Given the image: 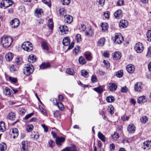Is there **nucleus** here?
<instances>
[{"label":"nucleus","mask_w":151,"mask_h":151,"mask_svg":"<svg viewBox=\"0 0 151 151\" xmlns=\"http://www.w3.org/2000/svg\"><path fill=\"white\" fill-rule=\"evenodd\" d=\"M13 40L10 36H4L1 38V43L4 47L7 48L10 46Z\"/></svg>","instance_id":"nucleus-1"},{"label":"nucleus","mask_w":151,"mask_h":151,"mask_svg":"<svg viewBox=\"0 0 151 151\" xmlns=\"http://www.w3.org/2000/svg\"><path fill=\"white\" fill-rule=\"evenodd\" d=\"M24 73L27 76H29L32 74L33 72L34 68L31 64L25 65L23 68Z\"/></svg>","instance_id":"nucleus-2"},{"label":"nucleus","mask_w":151,"mask_h":151,"mask_svg":"<svg viewBox=\"0 0 151 151\" xmlns=\"http://www.w3.org/2000/svg\"><path fill=\"white\" fill-rule=\"evenodd\" d=\"M22 47L24 50L28 52H29L33 49L32 45L29 41L23 42L22 44Z\"/></svg>","instance_id":"nucleus-3"},{"label":"nucleus","mask_w":151,"mask_h":151,"mask_svg":"<svg viewBox=\"0 0 151 151\" xmlns=\"http://www.w3.org/2000/svg\"><path fill=\"white\" fill-rule=\"evenodd\" d=\"M70 39L68 37H65L63 40V44L64 46H68L67 49L68 50H70L72 49L74 46V42H72L71 44L70 45Z\"/></svg>","instance_id":"nucleus-4"},{"label":"nucleus","mask_w":151,"mask_h":151,"mask_svg":"<svg viewBox=\"0 0 151 151\" xmlns=\"http://www.w3.org/2000/svg\"><path fill=\"white\" fill-rule=\"evenodd\" d=\"M124 41L123 37L120 33H116L114 37V43L120 44Z\"/></svg>","instance_id":"nucleus-5"},{"label":"nucleus","mask_w":151,"mask_h":151,"mask_svg":"<svg viewBox=\"0 0 151 151\" xmlns=\"http://www.w3.org/2000/svg\"><path fill=\"white\" fill-rule=\"evenodd\" d=\"M13 3L12 0H3L1 3V7L5 9L11 6Z\"/></svg>","instance_id":"nucleus-6"},{"label":"nucleus","mask_w":151,"mask_h":151,"mask_svg":"<svg viewBox=\"0 0 151 151\" xmlns=\"http://www.w3.org/2000/svg\"><path fill=\"white\" fill-rule=\"evenodd\" d=\"M134 49L137 53H141L144 50V46L142 43L138 42L135 45Z\"/></svg>","instance_id":"nucleus-7"},{"label":"nucleus","mask_w":151,"mask_h":151,"mask_svg":"<svg viewBox=\"0 0 151 151\" xmlns=\"http://www.w3.org/2000/svg\"><path fill=\"white\" fill-rule=\"evenodd\" d=\"M65 140V139L63 137H57L55 140L57 145L58 147L61 146L63 144Z\"/></svg>","instance_id":"nucleus-8"},{"label":"nucleus","mask_w":151,"mask_h":151,"mask_svg":"<svg viewBox=\"0 0 151 151\" xmlns=\"http://www.w3.org/2000/svg\"><path fill=\"white\" fill-rule=\"evenodd\" d=\"M143 88V85L141 82H137L134 86V90L135 92H139L141 91Z\"/></svg>","instance_id":"nucleus-9"},{"label":"nucleus","mask_w":151,"mask_h":151,"mask_svg":"<svg viewBox=\"0 0 151 151\" xmlns=\"http://www.w3.org/2000/svg\"><path fill=\"white\" fill-rule=\"evenodd\" d=\"M10 24L12 27L15 28L18 27L19 24V22L18 19L14 18L11 21Z\"/></svg>","instance_id":"nucleus-10"},{"label":"nucleus","mask_w":151,"mask_h":151,"mask_svg":"<svg viewBox=\"0 0 151 151\" xmlns=\"http://www.w3.org/2000/svg\"><path fill=\"white\" fill-rule=\"evenodd\" d=\"M142 147L143 149L147 150L151 148V141L147 140L144 142L143 143Z\"/></svg>","instance_id":"nucleus-11"},{"label":"nucleus","mask_w":151,"mask_h":151,"mask_svg":"<svg viewBox=\"0 0 151 151\" xmlns=\"http://www.w3.org/2000/svg\"><path fill=\"white\" fill-rule=\"evenodd\" d=\"M59 29L60 32L63 35L67 34L68 31V27L65 25H62L59 27Z\"/></svg>","instance_id":"nucleus-12"},{"label":"nucleus","mask_w":151,"mask_h":151,"mask_svg":"<svg viewBox=\"0 0 151 151\" xmlns=\"http://www.w3.org/2000/svg\"><path fill=\"white\" fill-rule=\"evenodd\" d=\"M147 98L145 96H142L139 97L137 99V102L138 104H142L146 102Z\"/></svg>","instance_id":"nucleus-13"},{"label":"nucleus","mask_w":151,"mask_h":151,"mask_svg":"<svg viewBox=\"0 0 151 151\" xmlns=\"http://www.w3.org/2000/svg\"><path fill=\"white\" fill-rule=\"evenodd\" d=\"M135 129L134 125L133 124H131L127 127V131L129 133L132 134L134 132Z\"/></svg>","instance_id":"nucleus-14"},{"label":"nucleus","mask_w":151,"mask_h":151,"mask_svg":"<svg viewBox=\"0 0 151 151\" xmlns=\"http://www.w3.org/2000/svg\"><path fill=\"white\" fill-rule=\"evenodd\" d=\"M28 146L27 141H23L21 143V151H27Z\"/></svg>","instance_id":"nucleus-15"},{"label":"nucleus","mask_w":151,"mask_h":151,"mask_svg":"<svg viewBox=\"0 0 151 151\" xmlns=\"http://www.w3.org/2000/svg\"><path fill=\"white\" fill-rule=\"evenodd\" d=\"M128 25V22L124 19H122L120 21L119 23V26L121 28L126 27Z\"/></svg>","instance_id":"nucleus-16"},{"label":"nucleus","mask_w":151,"mask_h":151,"mask_svg":"<svg viewBox=\"0 0 151 151\" xmlns=\"http://www.w3.org/2000/svg\"><path fill=\"white\" fill-rule=\"evenodd\" d=\"M115 17L117 18L120 19L122 17L123 14L121 10L119 9L117 10L114 14Z\"/></svg>","instance_id":"nucleus-17"},{"label":"nucleus","mask_w":151,"mask_h":151,"mask_svg":"<svg viewBox=\"0 0 151 151\" xmlns=\"http://www.w3.org/2000/svg\"><path fill=\"white\" fill-rule=\"evenodd\" d=\"M126 69L129 73H131L134 72V65L132 64H129L127 66Z\"/></svg>","instance_id":"nucleus-18"},{"label":"nucleus","mask_w":151,"mask_h":151,"mask_svg":"<svg viewBox=\"0 0 151 151\" xmlns=\"http://www.w3.org/2000/svg\"><path fill=\"white\" fill-rule=\"evenodd\" d=\"M7 118L10 120L12 121L14 120L16 118L15 113L13 112H9L7 116Z\"/></svg>","instance_id":"nucleus-19"},{"label":"nucleus","mask_w":151,"mask_h":151,"mask_svg":"<svg viewBox=\"0 0 151 151\" xmlns=\"http://www.w3.org/2000/svg\"><path fill=\"white\" fill-rule=\"evenodd\" d=\"M43 13V11L41 9H37L35 12V15L37 17H40L42 15V13Z\"/></svg>","instance_id":"nucleus-20"},{"label":"nucleus","mask_w":151,"mask_h":151,"mask_svg":"<svg viewBox=\"0 0 151 151\" xmlns=\"http://www.w3.org/2000/svg\"><path fill=\"white\" fill-rule=\"evenodd\" d=\"M65 17V18L64 21L65 23L70 24L73 21V18L71 16L68 15H66Z\"/></svg>","instance_id":"nucleus-21"},{"label":"nucleus","mask_w":151,"mask_h":151,"mask_svg":"<svg viewBox=\"0 0 151 151\" xmlns=\"http://www.w3.org/2000/svg\"><path fill=\"white\" fill-rule=\"evenodd\" d=\"M41 46L43 49L48 51L49 50V47L48 43L45 41L41 42Z\"/></svg>","instance_id":"nucleus-22"},{"label":"nucleus","mask_w":151,"mask_h":151,"mask_svg":"<svg viewBox=\"0 0 151 151\" xmlns=\"http://www.w3.org/2000/svg\"><path fill=\"white\" fill-rule=\"evenodd\" d=\"M28 60L30 63H33L36 60V57L34 55H31L29 56Z\"/></svg>","instance_id":"nucleus-23"},{"label":"nucleus","mask_w":151,"mask_h":151,"mask_svg":"<svg viewBox=\"0 0 151 151\" xmlns=\"http://www.w3.org/2000/svg\"><path fill=\"white\" fill-rule=\"evenodd\" d=\"M11 90L9 88L6 87L5 88L4 91V93L9 96H11Z\"/></svg>","instance_id":"nucleus-24"},{"label":"nucleus","mask_w":151,"mask_h":151,"mask_svg":"<svg viewBox=\"0 0 151 151\" xmlns=\"http://www.w3.org/2000/svg\"><path fill=\"white\" fill-rule=\"evenodd\" d=\"M109 89L111 91H115L117 88V86L114 83H111L109 84Z\"/></svg>","instance_id":"nucleus-25"},{"label":"nucleus","mask_w":151,"mask_h":151,"mask_svg":"<svg viewBox=\"0 0 151 151\" xmlns=\"http://www.w3.org/2000/svg\"><path fill=\"white\" fill-rule=\"evenodd\" d=\"M50 64L49 63H43L40 66V69H43L50 67Z\"/></svg>","instance_id":"nucleus-26"},{"label":"nucleus","mask_w":151,"mask_h":151,"mask_svg":"<svg viewBox=\"0 0 151 151\" xmlns=\"http://www.w3.org/2000/svg\"><path fill=\"white\" fill-rule=\"evenodd\" d=\"M6 77L7 80L10 81L12 83H15L17 81V80L16 78L13 77L9 76H7Z\"/></svg>","instance_id":"nucleus-27"},{"label":"nucleus","mask_w":151,"mask_h":151,"mask_svg":"<svg viewBox=\"0 0 151 151\" xmlns=\"http://www.w3.org/2000/svg\"><path fill=\"white\" fill-rule=\"evenodd\" d=\"M121 54L119 52H115L113 54V57L116 60H119L121 57Z\"/></svg>","instance_id":"nucleus-28"},{"label":"nucleus","mask_w":151,"mask_h":151,"mask_svg":"<svg viewBox=\"0 0 151 151\" xmlns=\"http://www.w3.org/2000/svg\"><path fill=\"white\" fill-rule=\"evenodd\" d=\"M12 132L14 134L13 136V138H15V137H17L18 135V129L17 128H13L12 130Z\"/></svg>","instance_id":"nucleus-29"},{"label":"nucleus","mask_w":151,"mask_h":151,"mask_svg":"<svg viewBox=\"0 0 151 151\" xmlns=\"http://www.w3.org/2000/svg\"><path fill=\"white\" fill-rule=\"evenodd\" d=\"M5 57L7 60L10 61L12 59L13 55L11 52H8L7 54L6 55Z\"/></svg>","instance_id":"nucleus-30"},{"label":"nucleus","mask_w":151,"mask_h":151,"mask_svg":"<svg viewBox=\"0 0 151 151\" xmlns=\"http://www.w3.org/2000/svg\"><path fill=\"white\" fill-rule=\"evenodd\" d=\"M47 26L50 29L52 30L53 29L54 25L52 19H50L48 21Z\"/></svg>","instance_id":"nucleus-31"},{"label":"nucleus","mask_w":151,"mask_h":151,"mask_svg":"<svg viewBox=\"0 0 151 151\" xmlns=\"http://www.w3.org/2000/svg\"><path fill=\"white\" fill-rule=\"evenodd\" d=\"M101 30L103 31H105L107 30L108 29V24L106 23H102L101 25Z\"/></svg>","instance_id":"nucleus-32"},{"label":"nucleus","mask_w":151,"mask_h":151,"mask_svg":"<svg viewBox=\"0 0 151 151\" xmlns=\"http://www.w3.org/2000/svg\"><path fill=\"white\" fill-rule=\"evenodd\" d=\"M6 130L5 124L3 121L0 122V131L4 132Z\"/></svg>","instance_id":"nucleus-33"},{"label":"nucleus","mask_w":151,"mask_h":151,"mask_svg":"<svg viewBox=\"0 0 151 151\" xmlns=\"http://www.w3.org/2000/svg\"><path fill=\"white\" fill-rule=\"evenodd\" d=\"M93 90L99 93H101L103 91V87L101 86H99L97 88H94Z\"/></svg>","instance_id":"nucleus-34"},{"label":"nucleus","mask_w":151,"mask_h":151,"mask_svg":"<svg viewBox=\"0 0 151 151\" xmlns=\"http://www.w3.org/2000/svg\"><path fill=\"white\" fill-rule=\"evenodd\" d=\"M98 137L103 142L105 141V137L104 136L101 132H99L98 134Z\"/></svg>","instance_id":"nucleus-35"},{"label":"nucleus","mask_w":151,"mask_h":151,"mask_svg":"<svg viewBox=\"0 0 151 151\" xmlns=\"http://www.w3.org/2000/svg\"><path fill=\"white\" fill-rule=\"evenodd\" d=\"M114 107L113 106L111 105L108 106V111L111 114H112L114 113Z\"/></svg>","instance_id":"nucleus-36"},{"label":"nucleus","mask_w":151,"mask_h":151,"mask_svg":"<svg viewBox=\"0 0 151 151\" xmlns=\"http://www.w3.org/2000/svg\"><path fill=\"white\" fill-rule=\"evenodd\" d=\"M106 101L109 103H112L114 100V97L111 96H108L106 99Z\"/></svg>","instance_id":"nucleus-37"},{"label":"nucleus","mask_w":151,"mask_h":151,"mask_svg":"<svg viewBox=\"0 0 151 151\" xmlns=\"http://www.w3.org/2000/svg\"><path fill=\"white\" fill-rule=\"evenodd\" d=\"M123 75V71L122 70H120L116 72V76L119 78H121Z\"/></svg>","instance_id":"nucleus-38"},{"label":"nucleus","mask_w":151,"mask_h":151,"mask_svg":"<svg viewBox=\"0 0 151 151\" xmlns=\"http://www.w3.org/2000/svg\"><path fill=\"white\" fill-rule=\"evenodd\" d=\"M105 39L102 38L99 40L98 41V45L100 46H103L105 43Z\"/></svg>","instance_id":"nucleus-39"},{"label":"nucleus","mask_w":151,"mask_h":151,"mask_svg":"<svg viewBox=\"0 0 151 151\" xmlns=\"http://www.w3.org/2000/svg\"><path fill=\"white\" fill-rule=\"evenodd\" d=\"M6 148V145L5 143L2 142L0 144V151H4Z\"/></svg>","instance_id":"nucleus-40"},{"label":"nucleus","mask_w":151,"mask_h":151,"mask_svg":"<svg viewBox=\"0 0 151 151\" xmlns=\"http://www.w3.org/2000/svg\"><path fill=\"white\" fill-rule=\"evenodd\" d=\"M81 75L84 77L88 78L89 76L88 73L86 70H83L81 71Z\"/></svg>","instance_id":"nucleus-41"},{"label":"nucleus","mask_w":151,"mask_h":151,"mask_svg":"<svg viewBox=\"0 0 151 151\" xmlns=\"http://www.w3.org/2000/svg\"><path fill=\"white\" fill-rule=\"evenodd\" d=\"M66 72L68 74L71 75H73L75 73L74 70L72 69H67L66 70Z\"/></svg>","instance_id":"nucleus-42"},{"label":"nucleus","mask_w":151,"mask_h":151,"mask_svg":"<svg viewBox=\"0 0 151 151\" xmlns=\"http://www.w3.org/2000/svg\"><path fill=\"white\" fill-rule=\"evenodd\" d=\"M84 55L85 56L86 58L88 60H90L91 59V53L89 52H86L84 53Z\"/></svg>","instance_id":"nucleus-43"},{"label":"nucleus","mask_w":151,"mask_h":151,"mask_svg":"<svg viewBox=\"0 0 151 151\" xmlns=\"http://www.w3.org/2000/svg\"><path fill=\"white\" fill-rule=\"evenodd\" d=\"M78 61L79 63L83 65L86 63V61L85 59L82 56L79 58Z\"/></svg>","instance_id":"nucleus-44"},{"label":"nucleus","mask_w":151,"mask_h":151,"mask_svg":"<svg viewBox=\"0 0 151 151\" xmlns=\"http://www.w3.org/2000/svg\"><path fill=\"white\" fill-rule=\"evenodd\" d=\"M80 50V47L79 46H76L73 50V52L75 55H77Z\"/></svg>","instance_id":"nucleus-45"},{"label":"nucleus","mask_w":151,"mask_h":151,"mask_svg":"<svg viewBox=\"0 0 151 151\" xmlns=\"http://www.w3.org/2000/svg\"><path fill=\"white\" fill-rule=\"evenodd\" d=\"M60 14L61 16H64L65 17L66 15V12L65 10L62 9L60 10Z\"/></svg>","instance_id":"nucleus-46"},{"label":"nucleus","mask_w":151,"mask_h":151,"mask_svg":"<svg viewBox=\"0 0 151 151\" xmlns=\"http://www.w3.org/2000/svg\"><path fill=\"white\" fill-rule=\"evenodd\" d=\"M140 119L141 122L144 124H145L146 122L148 120L147 117L146 116L142 117Z\"/></svg>","instance_id":"nucleus-47"},{"label":"nucleus","mask_w":151,"mask_h":151,"mask_svg":"<svg viewBox=\"0 0 151 151\" xmlns=\"http://www.w3.org/2000/svg\"><path fill=\"white\" fill-rule=\"evenodd\" d=\"M146 35L148 41L151 42V30H148Z\"/></svg>","instance_id":"nucleus-48"},{"label":"nucleus","mask_w":151,"mask_h":151,"mask_svg":"<svg viewBox=\"0 0 151 151\" xmlns=\"http://www.w3.org/2000/svg\"><path fill=\"white\" fill-rule=\"evenodd\" d=\"M33 127V125L31 124L28 125L27 127V130L28 132H31L32 131Z\"/></svg>","instance_id":"nucleus-49"},{"label":"nucleus","mask_w":151,"mask_h":151,"mask_svg":"<svg viewBox=\"0 0 151 151\" xmlns=\"http://www.w3.org/2000/svg\"><path fill=\"white\" fill-rule=\"evenodd\" d=\"M10 71L12 72H15L17 70V68L14 65H12L9 67Z\"/></svg>","instance_id":"nucleus-50"},{"label":"nucleus","mask_w":151,"mask_h":151,"mask_svg":"<svg viewBox=\"0 0 151 151\" xmlns=\"http://www.w3.org/2000/svg\"><path fill=\"white\" fill-rule=\"evenodd\" d=\"M62 151H78L75 149V147H73L70 148H66L63 150Z\"/></svg>","instance_id":"nucleus-51"},{"label":"nucleus","mask_w":151,"mask_h":151,"mask_svg":"<svg viewBox=\"0 0 151 151\" xmlns=\"http://www.w3.org/2000/svg\"><path fill=\"white\" fill-rule=\"evenodd\" d=\"M103 63H104V66L106 68H108L110 67V63L108 61L104 60Z\"/></svg>","instance_id":"nucleus-52"},{"label":"nucleus","mask_w":151,"mask_h":151,"mask_svg":"<svg viewBox=\"0 0 151 151\" xmlns=\"http://www.w3.org/2000/svg\"><path fill=\"white\" fill-rule=\"evenodd\" d=\"M49 146L51 147H53L55 145V143L53 141L52 139L50 140L48 142Z\"/></svg>","instance_id":"nucleus-53"},{"label":"nucleus","mask_w":151,"mask_h":151,"mask_svg":"<svg viewBox=\"0 0 151 151\" xmlns=\"http://www.w3.org/2000/svg\"><path fill=\"white\" fill-rule=\"evenodd\" d=\"M91 81L92 83H94L97 81V78L95 75H93L92 76Z\"/></svg>","instance_id":"nucleus-54"},{"label":"nucleus","mask_w":151,"mask_h":151,"mask_svg":"<svg viewBox=\"0 0 151 151\" xmlns=\"http://www.w3.org/2000/svg\"><path fill=\"white\" fill-rule=\"evenodd\" d=\"M42 2L48 6H51L50 0H42Z\"/></svg>","instance_id":"nucleus-55"},{"label":"nucleus","mask_w":151,"mask_h":151,"mask_svg":"<svg viewBox=\"0 0 151 151\" xmlns=\"http://www.w3.org/2000/svg\"><path fill=\"white\" fill-rule=\"evenodd\" d=\"M75 39L77 42L81 41V35L79 34H77L76 36Z\"/></svg>","instance_id":"nucleus-56"},{"label":"nucleus","mask_w":151,"mask_h":151,"mask_svg":"<svg viewBox=\"0 0 151 151\" xmlns=\"http://www.w3.org/2000/svg\"><path fill=\"white\" fill-rule=\"evenodd\" d=\"M57 106L61 110L63 111L64 110V106L61 103H58Z\"/></svg>","instance_id":"nucleus-57"},{"label":"nucleus","mask_w":151,"mask_h":151,"mask_svg":"<svg viewBox=\"0 0 151 151\" xmlns=\"http://www.w3.org/2000/svg\"><path fill=\"white\" fill-rule=\"evenodd\" d=\"M63 4L64 5H68L70 2V0H62Z\"/></svg>","instance_id":"nucleus-58"},{"label":"nucleus","mask_w":151,"mask_h":151,"mask_svg":"<svg viewBox=\"0 0 151 151\" xmlns=\"http://www.w3.org/2000/svg\"><path fill=\"white\" fill-rule=\"evenodd\" d=\"M50 100L52 102L54 105L57 106L58 103L56 99H52Z\"/></svg>","instance_id":"nucleus-59"},{"label":"nucleus","mask_w":151,"mask_h":151,"mask_svg":"<svg viewBox=\"0 0 151 151\" xmlns=\"http://www.w3.org/2000/svg\"><path fill=\"white\" fill-rule=\"evenodd\" d=\"M15 63L17 65H19L22 63V61L19 59L16 58L15 60Z\"/></svg>","instance_id":"nucleus-60"},{"label":"nucleus","mask_w":151,"mask_h":151,"mask_svg":"<svg viewBox=\"0 0 151 151\" xmlns=\"http://www.w3.org/2000/svg\"><path fill=\"white\" fill-rule=\"evenodd\" d=\"M124 0H119L117 2V4L119 6L122 5L124 4Z\"/></svg>","instance_id":"nucleus-61"},{"label":"nucleus","mask_w":151,"mask_h":151,"mask_svg":"<svg viewBox=\"0 0 151 151\" xmlns=\"http://www.w3.org/2000/svg\"><path fill=\"white\" fill-rule=\"evenodd\" d=\"M146 55L148 57H150L151 56V47H149L148 48L147 52Z\"/></svg>","instance_id":"nucleus-62"},{"label":"nucleus","mask_w":151,"mask_h":151,"mask_svg":"<svg viewBox=\"0 0 151 151\" xmlns=\"http://www.w3.org/2000/svg\"><path fill=\"white\" fill-rule=\"evenodd\" d=\"M128 89L126 86L122 87L121 88V91L122 93H126L128 91Z\"/></svg>","instance_id":"nucleus-63"},{"label":"nucleus","mask_w":151,"mask_h":151,"mask_svg":"<svg viewBox=\"0 0 151 151\" xmlns=\"http://www.w3.org/2000/svg\"><path fill=\"white\" fill-rule=\"evenodd\" d=\"M113 137L115 139H117L119 137V136L118 133L115 132H114V134H113Z\"/></svg>","instance_id":"nucleus-64"}]
</instances>
